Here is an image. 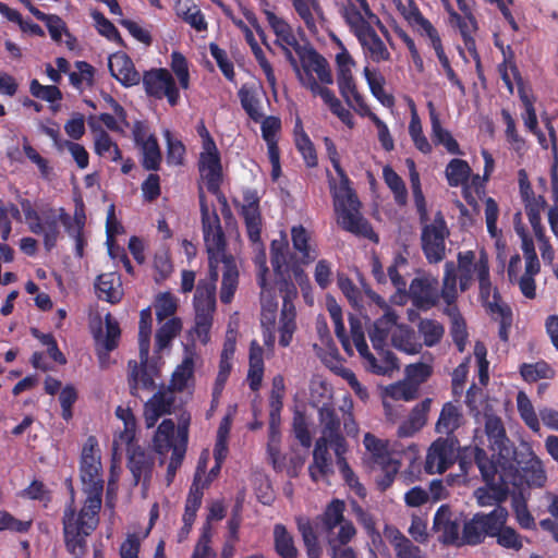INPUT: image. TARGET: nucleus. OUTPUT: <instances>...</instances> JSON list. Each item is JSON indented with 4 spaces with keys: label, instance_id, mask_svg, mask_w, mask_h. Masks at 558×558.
<instances>
[{
    "label": "nucleus",
    "instance_id": "0e129e2a",
    "mask_svg": "<svg viewBox=\"0 0 558 558\" xmlns=\"http://www.w3.org/2000/svg\"><path fill=\"white\" fill-rule=\"evenodd\" d=\"M377 465L380 466L381 474L376 477V486L384 493L393 484L400 469V462L393 458H389L385 460L384 463H377Z\"/></svg>",
    "mask_w": 558,
    "mask_h": 558
},
{
    "label": "nucleus",
    "instance_id": "5fc2aeb1",
    "mask_svg": "<svg viewBox=\"0 0 558 558\" xmlns=\"http://www.w3.org/2000/svg\"><path fill=\"white\" fill-rule=\"evenodd\" d=\"M474 461L485 483H498L497 465L483 448H475Z\"/></svg>",
    "mask_w": 558,
    "mask_h": 558
},
{
    "label": "nucleus",
    "instance_id": "f03ea898",
    "mask_svg": "<svg viewBox=\"0 0 558 558\" xmlns=\"http://www.w3.org/2000/svg\"><path fill=\"white\" fill-rule=\"evenodd\" d=\"M80 477L83 483V493L86 495L83 501L82 517L93 523L96 520V512L101 510L105 484L98 442L94 436L88 437L83 446Z\"/></svg>",
    "mask_w": 558,
    "mask_h": 558
},
{
    "label": "nucleus",
    "instance_id": "20e7f679",
    "mask_svg": "<svg viewBox=\"0 0 558 558\" xmlns=\"http://www.w3.org/2000/svg\"><path fill=\"white\" fill-rule=\"evenodd\" d=\"M263 12L266 16V20L271 31L277 37L275 40L276 45L282 43L290 45L291 48L298 54L301 64L303 62H307L310 64L314 63L318 68H322V61L324 60V57L320 53H318L317 50L310 44H300L293 33L291 25L286 20L277 16L272 11L268 9H264Z\"/></svg>",
    "mask_w": 558,
    "mask_h": 558
},
{
    "label": "nucleus",
    "instance_id": "b1692460",
    "mask_svg": "<svg viewBox=\"0 0 558 558\" xmlns=\"http://www.w3.org/2000/svg\"><path fill=\"white\" fill-rule=\"evenodd\" d=\"M397 323V315L393 312H387L381 317L375 320L373 327L368 331L371 342L374 350L379 355L378 360H381L386 352L387 339L391 328Z\"/></svg>",
    "mask_w": 558,
    "mask_h": 558
},
{
    "label": "nucleus",
    "instance_id": "c85d7f7f",
    "mask_svg": "<svg viewBox=\"0 0 558 558\" xmlns=\"http://www.w3.org/2000/svg\"><path fill=\"white\" fill-rule=\"evenodd\" d=\"M128 445V468L131 471L134 480V485H138L141 478L146 475H150L153 461L146 454V452L140 447L132 442Z\"/></svg>",
    "mask_w": 558,
    "mask_h": 558
},
{
    "label": "nucleus",
    "instance_id": "393cba45",
    "mask_svg": "<svg viewBox=\"0 0 558 558\" xmlns=\"http://www.w3.org/2000/svg\"><path fill=\"white\" fill-rule=\"evenodd\" d=\"M497 521L500 523L497 524L495 533L492 534V537H496L497 544L506 549H512L519 551L523 544L520 534L510 526L506 525L508 511L506 508L498 506L497 507Z\"/></svg>",
    "mask_w": 558,
    "mask_h": 558
},
{
    "label": "nucleus",
    "instance_id": "3c124183",
    "mask_svg": "<svg viewBox=\"0 0 558 558\" xmlns=\"http://www.w3.org/2000/svg\"><path fill=\"white\" fill-rule=\"evenodd\" d=\"M471 174V167L468 161L459 158H454L449 161L446 167V178L448 184L452 187H457L468 182Z\"/></svg>",
    "mask_w": 558,
    "mask_h": 558
},
{
    "label": "nucleus",
    "instance_id": "4d7b16f0",
    "mask_svg": "<svg viewBox=\"0 0 558 558\" xmlns=\"http://www.w3.org/2000/svg\"><path fill=\"white\" fill-rule=\"evenodd\" d=\"M517 407L522 421L533 432L539 430V421L534 407L524 391H519L517 395Z\"/></svg>",
    "mask_w": 558,
    "mask_h": 558
},
{
    "label": "nucleus",
    "instance_id": "473e14b6",
    "mask_svg": "<svg viewBox=\"0 0 558 558\" xmlns=\"http://www.w3.org/2000/svg\"><path fill=\"white\" fill-rule=\"evenodd\" d=\"M238 97L241 102V107L254 122H259L264 118L262 111L259 90L254 85L243 84L238 90Z\"/></svg>",
    "mask_w": 558,
    "mask_h": 558
},
{
    "label": "nucleus",
    "instance_id": "2f4dec72",
    "mask_svg": "<svg viewBox=\"0 0 558 558\" xmlns=\"http://www.w3.org/2000/svg\"><path fill=\"white\" fill-rule=\"evenodd\" d=\"M330 470V456L326 438H318L313 451V462L308 466V473L313 482L317 483L320 477L327 475Z\"/></svg>",
    "mask_w": 558,
    "mask_h": 558
},
{
    "label": "nucleus",
    "instance_id": "864d4df0",
    "mask_svg": "<svg viewBox=\"0 0 558 558\" xmlns=\"http://www.w3.org/2000/svg\"><path fill=\"white\" fill-rule=\"evenodd\" d=\"M182 323L178 317L169 318L162 324L155 336V345L158 351L168 348L173 338L181 331Z\"/></svg>",
    "mask_w": 558,
    "mask_h": 558
},
{
    "label": "nucleus",
    "instance_id": "6ab92c4d",
    "mask_svg": "<svg viewBox=\"0 0 558 558\" xmlns=\"http://www.w3.org/2000/svg\"><path fill=\"white\" fill-rule=\"evenodd\" d=\"M410 295L413 304L421 311H428L439 300L438 282L428 278H415L410 284Z\"/></svg>",
    "mask_w": 558,
    "mask_h": 558
},
{
    "label": "nucleus",
    "instance_id": "0eeeda50",
    "mask_svg": "<svg viewBox=\"0 0 558 558\" xmlns=\"http://www.w3.org/2000/svg\"><path fill=\"white\" fill-rule=\"evenodd\" d=\"M304 70V77H301V85L307 88L314 96H319L323 101L329 107L330 111L337 109L341 101L336 97L335 93L326 86H320L313 73H316L318 81L322 84L329 85L333 83V77L329 63L326 58L322 61V68L314 63H302Z\"/></svg>",
    "mask_w": 558,
    "mask_h": 558
},
{
    "label": "nucleus",
    "instance_id": "de8ad7c7",
    "mask_svg": "<svg viewBox=\"0 0 558 558\" xmlns=\"http://www.w3.org/2000/svg\"><path fill=\"white\" fill-rule=\"evenodd\" d=\"M95 287L99 299L111 304H116L121 301L122 293L119 290V287H114L113 274L99 275L97 277Z\"/></svg>",
    "mask_w": 558,
    "mask_h": 558
},
{
    "label": "nucleus",
    "instance_id": "f704fd0d",
    "mask_svg": "<svg viewBox=\"0 0 558 558\" xmlns=\"http://www.w3.org/2000/svg\"><path fill=\"white\" fill-rule=\"evenodd\" d=\"M517 472V486L514 488H519L523 482L527 484V486L542 487L546 482V474L543 469L542 461L537 458L531 459L524 468H522V474L519 473L517 469H504L502 472Z\"/></svg>",
    "mask_w": 558,
    "mask_h": 558
},
{
    "label": "nucleus",
    "instance_id": "774afa93",
    "mask_svg": "<svg viewBox=\"0 0 558 558\" xmlns=\"http://www.w3.org/2000/svg\"><path fill=\"white\" fill-rule=\"evenodd\" d=\"M319 421L324 427L323 437L333 435L340 432L341 421L336 409L330 404H324L319 409Z\"/></svg>",
    "mask_w": 558,
    "mask_h": 558
},
{
    "label": "nucleus",
    "instance_id": "39448f33",
    "mask_svg": "<svg viewBox=\"0 0 558 558\" xmlns=\"http://www.w3.org/2000/svg\"><path fill=\"white\" fill-rule=\"evenodd\" d=\"M350 328L353 343L364 361L366 371L376 375H391L392 372L399 368L398 359L391 351L386 352L381 360H378L369 351L359 318L350 316Z\"/></svg>",
    "mask_w": 558,
    "mask_h": 558
},
{
    "label": "nucleus",
    "instance_id": "c9c22d12",
    "mask_svg": "<svg viewBox=\"0 0 558 558\" xmlns=\"http://www.w3.org/2000/svg\"><path fill=\"white\" fill-rule=\"evenodd\" d=\"M298 531L302 536V541L308 558H320L323 548L319 544L318 535L308 518L298 517L295 519Z\"/></svg>",
    "mask_w": 558,
    "mask_h": 558
},
{
    "label": "nucleus",
    "instance_id": "338daca9",
    "mask_svg": "<svg viewBox=\"0 0 558 558\" xmlns=\"http://www.w3.org/2000/svg\"><path fill=\"white\" fill-rule=\"evenodd\" d=\"M418 331L423 336L426 347L436 345L442 338L444 326L434 319H422L418 324Z\"/></svg>",
    "mask_w": 558,
    "mask_h": 558
},
{
    "label": "nucleus",
    "instance_id": "4c0bfd02",
    "mask_svg": "<svg viewBox=\"0 0 558 558\" xmlns=\"http://www.w3.org/2000/svg\"><path fill=\"white\" fill-rule=\"evenodd\" d=\"M462 413L452 402H446L440 411L435 429L439 434H446L447 437L454 436L453 433L460 427Z\"/></svg>",
    "mask_w": 558,
    "mask_h": 558
},
{
    "label": "nucleus",
    "instance_id": "37998d69",
    "mask_svg": "<svg viewBox=\"0 0 558 558\" xmlns=\"http://www.w3.org/2000/svg\"><path fill=\"white\" fill-rule=\"evenodd\" d=\"M44 226V246L47 252H51L60 236V227L57 218V209L49 208L43 213Z\"/></svg>",
    "mask_w": 558,
    "mask_h": 558
},
{
    "label": "nucleus",
    "instance_id": "680f3d73",
    "mask_svg": "<svg viewBox=\"0 0 558 558\" xmlns=\"http://www.w3.org/2000/svg\"><path fill=\"white\" fill-rule=\"evenodd\" d=\"M391 543L396 553V558H427L418 546L414 545L399 531H397Z\"/></svg>",
    "mask_w": 558,
    "mask_h": 558
},
{
    "label": "nucleus",
    "instance_id": "a211bd4d",
    "mask_svg": "<svg viewBox=\"0 0 558 558\" xmlns=\"http://www.w3.org/2000/svg\"><path fill=\"white\" fill-rule=\"evenodd\" d=\"M175 401L174 392L171 389H159L145 403L144 417L148 428L154 427L162 415L171 414Z\"/></svg>",
    "mask_w": 558,
    "mask_h": 558
},
{
    "label": "nucleus",
    "instance_id": "4be33fe9",
    "mask_svg": "<svg viewBox=\"0 0 558 558\" xmlns=\"http://www.w3.org/2000/svg\"><path fill=\"white\" fill-rule=\"evenodd\" d=\"M354 36L357 38L365 57L369 58L373 62L379 63L390 60L391 54L389 50L372 24L354 34Z\"/></svg>",
    "mask_w": 558,
    "mask_h": 558
},
{
    "label": "nucleus",
    "instance_id": "bf43d9fd",
    "mask_svg": "<svg viewBox=\"0 0 558 558\" xmlns=\"http://www.w3.org/2000/svg\"><path fill=\"white\" fill-rule=\"evenodd\" d=\"M512 509L515 514L517 522L524 530L535 529L534 517L527 509L526 501L521 492H512Z\"/></svg>",
    "mask_w": 558,
    "mask_h": 558
},
{
    "label": "nucleus",
    "instance_id": "412c9836",
    "mask_svg": "<svg viewBox=\"0 0 558 558\" xmlns=\"http://www.w3.org/2000/svg\"><path fill=\"white\" fill-rule=\"evenodd\" d=\"M206 472V461H198L196 472L193 478V483L190 487V492L186 498L184 513H183V523L186 531H190L195 519L197 510L202 505V499L204 495V486H201L202 476Z\"/></svg>",
    "mask_w": 558,
    "mask_h": 558
},
{
    "label": "nucleus",
    "instance_id": "9d476101",
    "mask_svg": "<svg viewBox=\"0 0 558 558\" xmlns=\"http://www.w3.org/2000/svg\"><path fill=\"white\" fill-rule=\"evenodd\" d=\"M459 440L456 436L439 437L429 446L424 470L427 474H442L451 468L457 459Z\"/></svg>",
    "mask_w": 558,
    "mask_h": 558
},
{
    "label": "nucleus",
    "instance_id": "dca6fc26",
    "mask_svg": "<svg viewBox=\"0 0 558 558\" xmlns=\"http://www.w3.org/2000/svg\"><path fill=\"white\" fill-rule=\"evenodd\" d=\"M433 530L438 533V539L444 544H457L460 533V522L448 505H441L433 521Z\"/></svg>",
    "mask_w": 558,
    "mask_h": 558
},
{
    "label": "nucleus",
    "instance_id": "ddd939ff",
    "mask_svg": "<svg viewBox=\"0 0 558 558\" xmlns=\"http://www.w3.org/2000/svg\"><path fill=\"white\" fill-rule=\"evenodd\" d=\"M148 359L149 354L145 360L140 354V363L129 362L128 385L133 397L140 398V389L151 391L156 388L155 377L159 375V371L155 363L148 362Z\"/></svg>",
    "mask_w": 558,
    "mask_h": 558
},
{
    "label": "nucleus",
    "instance_id": "a878e982",
    "mask_svg": "<svg viewBox=\"0 0 558 558\" xmlns=\"http://www.w3.org/2000/svg\"><path fill=\"white\" fill-rule=\"evenodd\" d=\"M429 110V119L432 124V138L435 145H442L448 153L452 155H462L458 142L452 134L441 126L439 116L432 101L427 104Z\"/></svg>",
    "mask_w": 558,
    "mask_h": 558
},
{
    "label": "nucleus",
    "instance_id": "4468645a",
    "mask_svg": "<svg viewBox=\"0 0 558 558\" xmlns=\"http://www.w3.org/2000/svg\"><path fill=\"white\" fill-rule=\"evenodd\" d=\"M517 472H501L498 475V483H485V487L476 489L475 495L480 506H500L501 502L506 501L509 494V486H517Z\"/></svg>",
    "mask_w": 558,
    "mask_h": 558
},
{
    "label": "nucleus",
    "instance_id": "49530a36",
    "mask_svg": "<svg viewBox=\"0 0 558 558\" xmlns=\"http://www.w3.org/2000/svg\"><path fill=\"white\" fill-rule=\"evenodd\" d=\"M194 375V360L192 356H185L181 364H179L172 373L169 389L174 391H183L189 384V380Z\"/></svg>",
    "mask_w": 558,
    "mask_h": 558
},
{
    "label": "nucleus",
    "instance_id": "69168bd1",
    "mask_svg": "<svg viewBox=\"0 0 558 558\" xmlns=\"http://www.w3.org/2000/svg\"><path fill=\"white\" fill-rule=\"evenodd\" d=\"M441 296L448 305L456 302L457 293V274L453 262L445 264V274L442 280Z\"/></svg>",
    "mask_w": 558,
    "mask_h": 558
},
{
    "label": "nucleus",
    "instance_id": "a18cd8bd",
    "mask_svg": "<svg viewBox=\"0 0 558 558\" xmlns=\"http://www.w3.org/2000/svg\"><path fill=\"white\" fill-rule=\"evenodd\" d=\"M294 10L303 20L305 26L310 32H317L316 21L314 13L323 15V9L318 0H292Z\"/></svg>",
    "mask_w": 558,
    "mask_h": 558
},
{
    "label": "nucleus",
    "instance_id": "8fccbe9b",
    "mask_svg": "<svg viewBox=\"0 0 558 558\" xmlns=\"http://www.w3.org/2000/svg\"><path fill=\"white\" fill-rule=\"evenodd\" d=\"M383 177L385 183L393 194L395 202L400 206L405 205L408 201V190L402 178L390 166L384 167Z\"/></svg>",
    "mask_w": 558,
    "mask_h": 558
},
{
    "label": "nucleus",
    "instance_id": "7c9ffc66",
    "mask_svg": "<svg viewBox=\"0 0 558 558\" xmlns=\"http://www.w3.org/2000/svg\"><path fill=\"white\" fill-rule=\"evenodd\" d=\"M264 350L256 340L250 344L247 381L251 390L257 391L264 377Z\"/></svg>",
    "mask_w": 558,
    "mask_h": 558
},
{
    "label": "nucleus",
    "instance_id": "cd10ccee",
    "mask_svg": "<svg viewBox=\"0 0 558 558\" xmlns=\"http://www.w3.org/2000/svg\"><path fill=\"white\" fill-rule=\"evenodd\" d=\"M222 280L220 289V301L223 304L231 303L239 284V269L232 255H223Z\"/></svg>",
    "mask_w": 558,
    "mask_h": 558
},
{
    "label": "nucleus",
    "instance_id": "79ce46f5",
    "mask_svg": "<svg viewBox=\"0 0 558 558\" xmlns=\"http://www.w3.org/2000/svg\"><path fill=\"white\" fill-rule=\"evenodd\" d=\"M138 148L142 153L143 168L148 171H157L161 163V151L157 137L150 134L148 140Z\"/></svg>",
    "mask_w": 558,
    "mask_h": 558
},
{
    "label": "nucleus",
    "instance_id": "09e8293b",
    "mask_svg": "<svg viewBox=\"0 0 558 558\" xmlns=\"http://www.w3.org/2000/svg\"><path fill=\"white\" fill-rule=\"evenodd\" d=\"M105 324L106 336L101 338L99 332L98 335H95V339L97 343L101 344L106 354H108L118 347L121 337V329L119 323L110 313L105 316Z\"/></svg>",
    "mask_w": 558,
    "mask_h": 558
},
{
    "label": "nucleus",
    "instance_id": "58836bf2",
    "mask_svg": "<svg viewBox=\"0 0 558 558\" xmlns=\"http://www.w3.org/2000/svg\"><path fill=\"white\" fill-rule=\"evenodd\" d=\"M291 239L293 247L301 254V262L304 265H308L317 258L318 253L311 246V236L302 225L292 227Z\"/></svg>",
    "mask_w": 558,
    "mask_h": 558
},
{
    "label": "nucleus",
    "instance_id": "c03bdc74",
    "mask_svg": "<svg viewBox=\"0 0 558 558\" xmlns=\"http://www.w3.org/2000/svg\"><path fill=\"white\" fill-rule=\"evenodd\" d=\"M363 73L373 96L384 106H392L393 96L386 94L384 88L385 77L379 72L372 71L368 66L364 68Z\"/></svg>",
    "mask_w": 558,
    "mask_h": 558
},
{
    "label": "nucleus",
    "instance_id": "e433bc0d",
    "mask_svg": "<svg viewBox=\"0 0 558 558\" xmlns=\"http://www.w3.org/2000/svg\"><path fill=\"white\" fill-rule=\"evenodd\" d=\"M298 531L302 536V541L308 558H320L323 548L319 544L318 535L308 518L298 517L295 519Z\"/></svg>",
    "mask_w": 558,
    "mask_h": 558
},
{
    "label": "nucleus",
    "instance_id": "2eb2a0df",
    "mask_svg": "<svg viewBox=\"0 0 558 558\" xmlns=\"http://www.w3.org/2000/svg\"><path fill=\"white\" fill-rule=\"evenodd\" d=\"M340 12L353 34L363 29L373 21L384 28L380 20L372 12L366 0H344Z\"/></svg>",
    "mask_w": 558,
    "mask_h": 558
},
{
    "label": "nucleus",
    "instance_id": "7ed1b4c3",
    "mask_svg": "<svg viewBox=\"0 0 558 558\" xmlns=\"http://www.w3.org/2000/svg\"><path fill=\"white\" fill-rule=\"evenodd\" d=\"M69 492L70 500L66 502L62 515L64 546L73 558H83L87 553V537L93 534L99 524L100 511L96 512V520L89 523V520L82 517L83 506L80 510L76 509L72 481H70Z\"/></svg>",
    "mask_w": 558,
    "mask_h": 558
},
{
    "label": "nucleus",
    "instance_id": "c756f323",
    "mask_svg": "<svg viewBox=\"0 0 558 558\" xmlns=\"http://www.w3.org/2000/svg\"><path fill=\"white\" fill-rule=\"evenodd\" d=\"M274 550L280 558H299L294 536L282 523H276L272 529Z\"/></svg>",
    "mask_w": 558,
    "mask_h": 558
},
{
    "label": "nucleus",
    "instance_id": "5701e85b",
    "mask_svg": "<svg viewBox=\"0 0 558 558\" xmlns=\"http://www.w3.org/2000/svg\"><path fill=\"white\" fill-rule=\"evenodd\" d=\"M110 74L124 87L137 85L141 75L135 69L132 59L125 53H116L109 59Z\"/></svg>",
    "mask_w": 558,
    "mask_h": 558
},
{
    "label": "nucleus",
    "instance_id": "423d86ee",
    "mask_svg": "<svg viewBox=\"0 0 558 558\" xmlns=\"http://www.w3.org/2000/svg\"><path fill=\"white\" fill-rule=\"evenodd\" d=\"M422 250L430 264H437L445 258L446 239L450 235L445 217L438 210L432 222L422 223Z\"/></svg>",
    "mask_w": 558,
    "mask_h": 558
},
{
    "label": "nucleus",
    "instance_id": "f3484780",
    "mask_svg": "<svg viewBox=\"0 0 558 558\" xmlns=\"http://www.w3.org/2000/svg\"><path fill=\"white\" fill-rule=\"evenodd\" d=\"M244 205L241 208V216L247 231V236L253 243L260 242L262 215L259 210V197L254 190H247L243 194Z\"/></svg>",
    "mask_w": 558,
    "mask_h": 558
},
{
    "label": "nucleus",
    "instance_id": "052dcab7",
    "mask_svg": "<svg viewBox=\"0 0 558 558\" xmlns=\"http://www.w3.org/2000/svg\"><path fill=\"white\" fill-rule=\"evenodd\" d=\"M245 40L248 44V46L251 47V50H252L258 65L263 70L268 84L271 87H275L277 80H276L274 69H272L270 62L267 60L263 49L259 47L258 43L256 41L254 34L253 33L246 34Z\"/></svg>",
    "mask_w": 558,
    "mask_h": 558
},
{
    "label": "nucleus",
    "instance_id": "72a5a7b5",
    "mask_svg": "<svg viewBox=\"0 0 558 558\" xmlns=\"http://www.w3.org/2000/svg\"><path fill=\"white\" fill-rule=\"evenodd\" d=\"M502 62L498 65V72L507 89L512 95L514 92L513 83L510 78L509 71L511 72L513 80L520 86L523 84V80L519 68L515 63V54L511 46L501 47Z\"/></svg>",
    "mask_w": 558,
    "mask_h": 558
},
{
    "label": "nucleus",
    "instance_id": "bb28decb",
    "mask_svg": "<svg viewBox=\"0 0 558 558\" xmlns=\"http://www.w3.org/2000/svg\"><path fill=\"white\" fill-rule=\"evenodd\" d=\"M485 433L489 441L488 446L490 450L504 458L508 453V437L501 418L496 415L486 416Z\"/></svg>",
    "mask_w": 558,
    "mask_h": 558
},
{
    "label": "nucleus",
    "instance_id": "9b49d317",
    "mask_svg": "<svg viewBox=\"0 0 558 558\" xmlns=\"http://www.w3.org/2000/svg\"><path fill=\"white\" fill-rule=\"evenodd\" d=\"M410 22L414 25H417L422 35H425L429 40L430 45L435 50V53L445 70L446 76L452 85L458 86L461 90H464V85L461 80L450 65V61L444 50L441 38L438 34V31L434 27V25L422 14L420 9L414 5L410 11V15L408 17Z\"/></svg>",
    "mask_w": 558,
    "mask_h": 558
},
{
    "label": "nucleus",
    "instance_id": "ea45409f",
    "mask_svg": "<svg viewBox=\"0 0 558 558\" xmlns=\"http://www.w3.org/2000/svg\"><path fill=\"white\" fill-rule=\"evenodd\" d=\"M193 303L195 315L214 316L216 310V288H213L211 283H197Z\"/></svg>",
    "mask_w": 558,
    "mask_h": 558
},
{
    "label": "nucleus",
    "instance_id": "aec40b11",
    "mask_svg": "<svg viewBox=\"0 0 558 558\" xmlns=\"http://www.w3.org/2000/svg\"><path fill=\"white\" fill-rule=\"evenodd\" d=\"M198 171L206 183L217 189V181H222L221 156L217 145L203 147L199 153Z\"/></svg>",
    "mask_w": 558,
    "mask_h": 558
},
{
    "label": "nucleus",
    "instance_id": "f257e3e1",
    "mask_svg": "<svg viewBox=\"0 0 558 558\" xmlns=\"http://www.w3.org/2000/svg\"><path fill=\"white\" fill-rule=\"evenodd\" d=\"M324 144L328 158L340 180L339 184H337L328 171L335 210L338 215V223L348 232L373 239L376 234L371 223L364 219L360 213L361 203L355 192L350 187V179L340 165L339 154L333 141L326 136Z\"/></svg>",
    "mask_w": 558,
    "mask_h": 558
},
{
    "label": "nucleus",
    "instance_id": "13d9d810",
    "mask_svg": "<svg viewBox=\"0 0 558 558\" xmlns=\"http://www.w3.org/2000/svg\"><path fill=\"white\" fill-rule=\"evenodd\" d=\"M344 509L345 505L343 500L333 499L328 504L324 513L318 518L327 532L332 531L338 524L344 521Z\"/></svg>",
    "mask_w": 558,
    "mask_h": 558
},
{
    "label": "nucleus",
    "instance_id": "1a4fd4ad",
    "mask_svg": "<svg viewBox=\"0 0 558 558\" xmlns=\"http://www.w3.org/2000/svg\"><path fill=\"white\" fill-rule=\"evenodd\" d=\"M145 93L155 99H167L171 107L180 101V92L172 74L165 68L145 71L142 77Z\"/></svg>",
    "mask_w": 558,
    "mask_h": 558
},
{
    "label": "nucleus",
    "instance_id": "a19ab883",
    "mask_svg": "<svg viewBox=\"0 0 558 558\" xmlns=\"http://www.w3.org/2000/svg\"><path fill=\"white\" fill-rule=\"evenodd\" d=\"M520 375L526 383H535L539 379H553L556 372L546 361L541 360L521 364Z\"/></svg>",
    "mask_w": 558,
    "mask_h": 558
},
{
    "label": "nucleus",
    "instance_id": "603ef678",
    "mask_svg": "<svg viewBox=\"0 0 558 558\" xmlns=\"http://www.w3.org/2000/svg\"><path fill=\"white\" fill-rule=\"evenodd\" d=\"M74 65L77 71L69 73L70 84L80 92L84 90V83L87 87H92L94 85L95 68L86 61H76Z\"/></svg>",
    "mask_w": 558,
    "mask_h": 558
},
{
    "label": "nucleus",
    "instance_id": "f8f14e48",
    "mask_svg": "<svg viewBox=\"0 0 558 558\" xmlns=\"http://www.w3.org/2000/svg\"><path fill=\"white\" fill-rule=\"evenodd\" d=\"M497 507H495L489 513H476L474 517L464 523L461 544L466 545H478L483 543L485 537H492L495 533L497 524Z\"/></svg>",
    "mask_w": 558,
    "mask_h": 558
},
{
    "label": "nucleus",
    "instance_id": "e2e57ef3",
    "mask_svg": "<svg viewBox=\"0 0 558 558\" xmlns=\"http://www.w3.org/2000/svg\"><path fill=\"white\" fill-rule=\"evenodd\" d=\"M116 415L123 421L124 430L120 433L119 438L114 439L113 444H130L135 437L136 421L135 416L130 408H123L119 405L116 410Z\"/></svg>",
    "mask_w": 558,
    "mask_h": 558
},
{
    "label": "nucleus",
    "instance_id": "6e6d98bb",
    "mask_svg": "<svg viewBox=\"0 0 558 558\" xmlns=\"http://www.w3.org/2000/svg\"><path fill=\"white\" fill-rule=\"evenodd\" d=\"M151 311L146 307L140 313L138 347L142 357L145 360L149 353L151 335Z\"/></svg>",
    "mask_w": 558,
    "mask_h": 558
},
{
    "label": "nucleus",
    "instance_id": "6e6552de",
    "mask_svg": "<svg viewBox=\"0 0 558 558\" xmlns=\"http://www.w3.org/2000/svg\"><path fill=\"white\" fill-rule=\"evenodd\" d=\"M199 208L202 218V230L208 256L221 255L223 257L227 246L226 235L221 227L217 211L209 210L206 197L203 192L199 194Z\"/></svg>",
    "mask_w": 558,
    "mask_h": 558
}]
</instances>
